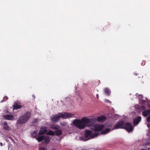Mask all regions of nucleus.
<instances>
[{
	"instance_id": "obj_1",
	"label": "nucleus",
	"mask_w": 150,
	"mask_h": 150,
	"mask_svg": "<svg viewBox=\"0 0 150 150\" xmlns=\"http://www.w3.org/2000/svg\"><path fill=\"white\" fill-rule=\"evenodd\" d=\"M95 119L92 118H83L81 119H76L73 122V125L78 128L82 129L86 127H90L95 122Z\"/></svg>"
},
{
	"instance_id": "obj_2",
	"label": "nucleus",
	"mask_w": 150,
	"mask_h": 150,
	"mask_svg": "<svg viewBox=\"0 0 150 150\" xmlns=\"http://www.w3.org/2000/svg\"><path fill=\"white\" fill-rule=\"evenodd\" d=\"M74 115L67 112L59 113L57 114L52 115L51 117V120L52 122H57L59 120L60 117L66 118L68 117H73Z\"/></svg>"
},
{
	"instance_id": "obj_3",
	"label": "nucleus",
	"mask_w": 150,
	"mask_h": 150,
	"mask_svg": "<svg viewBox=\"0 0 150 150\" xmlns=\"http://www.w3.org/2000/svg\"><path fill=\"white\" fill-rule=\"evenodd\" d=\"M30 116V113L29 112L25 113L23 115H22L17 121L16 125H22L26 123L29 119Z\"/></svg>"
},
{
	"instance_id": "obj_4",
	"label": "nucleus",
	"mask_w": 150,
	"mask_h": 150,
	"mask_svg": "<svg viewBox=\"0 0 150 150\" xmlns=\"http://www.w3.org/2000/svg\"><path fill=\"white\" fill-rule=\"evenodd\" d=\"M91 132L90 130H86L85 134V137L88 138L89 137L88 139H92L97 137L98 135L99 134V133L96 132L91 134Z\"/></svg>"
},
{
	"instance_id": "obj_5",
	"label": "nucleus",
	"mask_w": 150,
	"mask_h": 150,
	"mask_svg": "<svg viewBox=\"0 0 150 150\" xmlns=\"http://www.w3.org/2000/svg\"><path fill=\"white\" fill-rule=\"evenodd\" d=\"M37 140L39 142L43 141V142L45 144H47L49 142L50 138L47 136H40L37 138Z\"/></svg>"
},
{
	"instance_id": "obj_6",
	"label": "nucleus",
	"mask_w": 150,
	"mask_h": 150,
	"mask_svg": "<svg viewBox=\"0 0 150 150\" xmlns=\"http://www.w3.org/2000/svg\"><path fill=\"white\" fill-rule=\"evenodd\" d=\"M104 128V125L99 124H96L91 128L92 130L100 131Z\"/></svg>"
},
{
	"instance_id": "obj_7",
	"label": "nucleus",
	"mask_w": 150,
	"mask_h": 150,
	"mask_svg": "<svg viewBox=\"0 0 150 150\" xmlns=\"http://www.w3.org/2000/svg\"><path fill=\"white\" fill-rule=\"evenodd\" d=\"M124 129L126 130L129 132H131L133 130L132 124L129 122L125 124Z\"/></svg>"
},
{
	"instance_id": "obj_8",
	"label": "nucleus",
	"mask_w": 150,
	"mask_h": 150,
	"mask_svg": "<svg viewBox=\"0 0 150 150\" xmlns=\"http://www.w3.org/2000/svg\"><path fill=\"white\" fill-rule=\"evenodd\" d=\"M124 123L122 121H119L114 126L113 129H117L118 128L124 129Z\"/></svg>"
},
{
	"instance_id": "obj_9",
	"label": "nucleus",
	"mask_w": 150,
	"mask_h": 150,
	"mask_svg": "<svg viewBox=\"0 0 150 150\" xmlns=\"http://www.w3.org/2000/svg\"><path fill=\"white\" fill-rule=\"evenodd\" d=\"M3 117L6 120H13L14 119V116L12 115H7L3 116Z\"/></svg>"
},
{
	"instance_id": "obj_10",
	"label": "nucleus",
	"mask_w": 150,
	"mask_h": 150,
	"mask_svg": "<svg viewBox=\"0 0 150 150\" xmlns=\"http://www.w3.org/2000/svg\"><path fill=\"white\" fill-rule=\"evenodd\" d=\"M141 117L140 116H138L134 120V124L135 125H137L140 121Z\"/></svg>"
},
{
	"instance_id": "obj_11",
	"label": "nucleus",
	"mask_w": 150,
	"mask_h": 150,
	"mask_svg": "<svg viewBox=\"0 0 150 150\" xmlns=\"http://www.w3.org/2000/svg\"><path fill=\"white\" fill-rule=\"evenodd\" d=\"M47 131L46 128L45 127H42L41 128L39 133V135H41L45 133Z\"/></svg>"
},
{
	"instance_id": "obj_12",
	"label": "nucleus",
	"mask_w": 150,
	"mask_h": 150,
	"mask_svg": "<svg viewBox=\"0 0 150 150\" xmlns=\"http://www.w3.org/2000/svg\"><path fill=\"white\" fill-rule=\"evenodd\" d=\"M106 119V117L104 116H101L98 117L97 119V120L99 122H103Z\"/></svg>"
},
{
	"instance_id": "obj_13",
	"label": "nucleus",
	"mask_w": 150,
	"mask_h": 150,
	"mask_svg": "<svg viewBox=\"0 0 150 150\" xmlns=\"http://www.w3.org/2000/svg\"><path fill=\"white\" fill-rule=\"evenodd\" d=\"M3 128L6 130L8 131L9 130V127L6 122H5L2 123Z\"/></svg>"
},
{
	"instance_id": "obj_14",
	"label": "nucleus",
	"mask_w": 150,
	"mask_h": 150,
	"mask_svg": "<svg viewBox=\"0 0 150 150\" xmlns=\"http://www.w3.org/2000/svg\"><path fill=\"white\" fill-rule=\"evenodd\" d=\"M150 113V109L144 110L142 112V115L144 117H146L147 115Z\"/></svg>"
},
{
	"instance_id": "obj_15",
	"label": "nucleus",
	"mask_w": 150,
	"mask_h": 150,
	"mask_svg": "<svg viewBox=\"0 0 150 150\" xmlns=\"http://www.w3.org/2000/svg\"><path fill=\"white\" fill-rule=\"evenodd\" d=\"M54 133V134L58 136L61 135L62 134V132L61 130L57 129L55 131Z\"/></svg>"
},
{
	"instance_id": "obj_16",
	"label": "nucleus",
	"mask_w": 150,
	"mask_h": 150,
	"mask_svg": "<svg viewBox=\"0 0 150 150\" xmlns=\"http://www.w3.org/2000/svg\"><path fill=\"white\" fill-rule=\"evenodd\" d=\"M110 131V130L108 129L107 128L104 130L102 131L101 132V134H105L109 132Z\"/></svg>"
},
{
	"instance_id": "obj_17",
	"label": "nucleus",
	"mask_w": 150,
	"mask_h": 150,
	"mask_svg": "<svg viewBox=\"0 0 150 150\" xmlns=\"http://www.w3.org/2000/svg\"><path fill=\"white\" fill-rule=\"evenodd\" d=\"M13 109H19L21 107L20 105H18L17 103H15L13 105Z\"/></svg>"
},
{
	"instance_id": "obj_18",
	"label": "nucleus",
	"mask_w": 150,
	"mask_h": 150,
	"mask_svg": "<svg viewBox=\"0 0 150 150\" xmlns=\"http://www.w3.org/2000/svg\"><path fill=\"white\" fill-rule=\"evenodd\" d=\"M105 92L107 95H109L110 94V91L108 88H106L104 90Z\"/></svg>"
},
{
	"instance_id": "obj_19",
	"label": "nucleus",
	"mask_w": 150,
	"mask_h": 150,
	"mask_svg": "<svg viewBox=\"0 0 150 150\" xmlns=\"http://www.w3.org/2000/svg\"><path fill=\"white\" fill-rule=\"evenodd\" d=\"M46 134L47 135H54V133L52 131L50 130Z\"/></svg>"
},
{
	"instance_id": "obj_20",
	"label": "nucleus",
	"mask_w": 150,
	"mask_h": 150,
	"mask_svg": "<svg viewBox=\"0 0 150 150\" xmlns=\"http://www.w3.org/2000/svg\"><path fill=\"white\" fill-rule=\"evenodd\" d=\"M60 125L62 126H65L67 125V123L64 122H60Z\"/></svg>"
},
{
	"instance_id": "obj_21",
	"label": "nucleus",
	"mask_w": 150,
	"mask_h": 150,
	"mask_svg": "<svg viewBox=\"0 0 150 150\" xmlns=\"http://www.w3.org/2000/svg\"><path fill=\"white\" fill-rule=\"evenodd\" d=\"M38 121V120L37 119H34L32 121V122L33 123H35L37 122Z\"/></svg>"
},
{
	"instance_id": "obj_22",
	"label": "nucleus",
	"mask_w": 150,
	"mask_h": 150,
	"mask_svg": "<svg viewBox=\"0 0 150 150\" xmlns=\"http://www.w3.org/2000/svg\"><path fill=\"white\" fill-rule=\"evenodd\" d=\"M39 150H46L45 148L42 147H40L39 148Z\"/></svg>"
},
{
	"instance_id": "obj_23",
	"label": "nucleus",
	"mask_w": 150,
	"mask_h": 150,
	"mask_svg": "<svg viewBox=\"0 0 150 150\" xmlns=\"http://www.w3.org/2000/svg\"><path fill=\"white\" fill-rule=\"evenodd\" d=\"M147 120L148 122H150V115L147 118Z\"/></svg>"
},
{
	"instance_id": "obj_24",
	"label": "nucleus",
	"mask_w": 150,
	"mask_h": 150,
	"mask_svg": "<svg viewBox=\"0 0 150 150\" xmlns=\"http://www.w3.org/2000/svg\"><path fill=\"white\" fill-rule=\"evenodd\" d=\"M8 97H6V96H5L4 97V100H7L8 99Z\"/></svg>"
},
{
	"instance_id": "obj_25",
	"label": "nucleus",
	"mask_w": 150,
	"mask_h": 150,
	"mask_svg": "<svg viewBox=\"0 0 150 150\" xmlns=\"http://www.w3.org/2000/svg\"><path fill=\"white\" fill-rule=\"evenodd\" d=\"M52 128L53 129H57V128H56V127H52Z\"/></svg>"
},
{
	"instance_id": "obj_26",
	"label": "nucleus",
	"mask_w": 150,
	"mask_h": 150,
	"mask_svg": "<svg viewBox=\"0 0 150 150\" xmlns=\"http://www.w3.org/2000/svg\"><path fill=\"white\" fill-rule=\"evenodd\" d=\"M105 102H109V101L108 100H106V101H105Z\"/></svg>"
},
{
	"instance_id": "obj_27",
	"label": "nucleus",
	"mask_w": 150,
	"mask_h": 150,
	"mask_svg": "<svg viewBox=\"0 0 150 150\" xmlns=\"http://www.w3.org/2000/svg\"><path fill=\"white\" fill-rule=\"evenodd\" d=\"M96 97H97V98L98 99V94L96 95Z\"/></svg>"
},
{
	"instance_id": "obj_28",
	"label": "nucleus",
	"mask_w": 150,
	"mask_h": 150,
	"mask_svg": "<svg viewBox=\"0 0 150 150\" xmlns=\"http://www.w3.org/2000/svg\"><path fill=\"white\" fill-rule=\"evenodd\" d=\"M0 145L1 146H2L3 144L1 142L0 143Z\"/></svg>"
},
{
	"instance_id": "obj_29",
	"label": "nucleus",
	"mask_w": 150,
	"mask_h": 150,
	"mask_svg": "<svg viewBox=\"0 0 150 150\" xmlns=\"http://www.w3.org/2000/svg\"><path fill=\"white\" fill-rule=\"evenodd\" d=\"M150 125L149 124L147 125V127H150Z\"/></svg>"
},
{
	"instance_id": "obj_30",
	"label": "nucleus",
	"mask_w": 150,
	"mask_h": 150,
	"mask_svg": "<svg viewBox=\"0 0 150 150\" xmlns=\"http://www.w3.org/2000/svg\"><path fill=\"white\" fill-rule=\"evenodd\" d=\"M4 99L3 100H2L1 101V102H4Z\"/></svg>"
},
{
	"instance_id": "obj_31",
	"label": "nucleus",
	"mask_w": 150,
	"mask_h": 150,
	"mask_svg": "<svg viewBox=\"0 0 150 150\" xmlns=\"http://www.w3.org/2000/svg\"><path fill=\"white\" fill-rule=\"evenodd\" d=\"M10 139L11 140H13V141H13V139H12V138H10Z\"/></svg>"
},
{
	"instance_id": "obj_32",
	"label": "nucleus",
	"mask_w": 150,
	"mask_h": 150,
	"mask_svg": "<svg viewBox=\"0 0 150 150\" xmlns=\"http://www.w3.org/2000/svg\"><path fill=\"white\" fill-rule=\"evenodd\" d=\"M51 150H56L54 149H52Z\"/></svg>"
},
{
	"instance_id": "obj_33",
	"label": "nucleus",
	"mask_w": 150,
	"mask_h": 150,
	"mask_svg": "<svg viewBox=\"0 0 150 150\" xmlns=\"http://www.w3.org/2000/svg\"><path fill=\"white\" fill-rule=\"evenodd\" d=\"M141 150H145V149H141Z\"/></svg>"
}]
</instances>
